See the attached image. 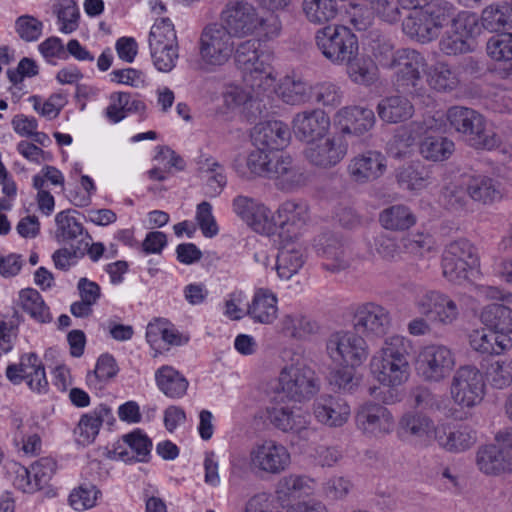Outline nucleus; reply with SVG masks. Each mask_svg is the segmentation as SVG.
<instances>
[{
	"mask_svg": "<svg viewBox=\"0 0 512 512\" xmlns=\"http://www.w3.org/2000/svg\"><path fill=\"white\" fill-rule=\"evenodd\" d=\"M412 350L411 341L403 336L394 335L384 341L381 349L372 357L371 371L380 384L387 387H369L370 396L381 400L384 404H393L399 401L395 390L405 383L410 375L409 355Z\"/></svg>",
	"mask_w": 512,
	"mask_h": 512,
	"instance_id": "1",
	"label": "nucleus"
},
{
	"mask_svg": "<svg viewBox=\"0 0 512 512\" xmlns=\"http://www.w3.org/2000/svg\"><path fill=\"white\" fill-rule=\"evenodd\" d=\"M315 43L321 54L333 64H344L359 50L357 36L344 25H327L318 29Z\"/></svg>",
	"mask_w": 512,
	"mask_h": 512,
	"instance_id": "2",
	"label": "nucleus"
},
{
	"mask_svg": "<svg viewBox=\"0 0 512 512\" xmlns=\"http://www.w3.org/2000/svg\"><path fill=\"white\" fill-rule=\"evenodd\" d=\"M480 265L476 247L466 239L448 244L442 254V273L450 282L462 284Z\"/></svg>",
	"mask_w": 512,
	"mask_h": 512,
	"instance_id": "3",
	"label": "nucleus"
},
{
	"mask_svg": "<svg viewBox=\"0 0 512 512\" xmlns=\"http://www.w3.org/2000/svg\"><path fill=\"white\" fill-rule=\"evenodd\" d=\"M259 47L258 40L249 39L235 45L233 52L237 67L243 72L244 81L252 89L273 80L269 56L261 52Z\"/></svg>",
	"mask_w": 512,
	"mask_h": 512,
	"instance_id": "4",
	"label": "nucleus"
},
{
	"mask_svg": "<svg viewBox=\"0 0 512 512\" xmlns=\"http://www.w3.org/2000/svg\"><path fill=\"white\" fill-rule=\"evenodd\" d=\"M326 353L338 365H361L369 356L365 339L354 331H336L326 339Z\"/></svg>",
	"mask_w": 512,
	"mask_h": 512,
	"instance_id": "5",
	"label": "nucleus"
},
{
	"mask_svg": "<svg viewBox=\"0 0 512 512\" xmlns=\"http://www.w3.org/2000/svg\"><path fill=\"white\" fill-rule=\"evenodd\" d=\"M383 65L396 69L398 86L410 93L420 94L423 83L421 72L426 65L425 58L420 52L411 48L398 49L392 53L390 62Z\"/></svg>",
	"mask_w": 512,
	"mask_h": 512,
	"instance_id": "6",
	"label": "nucleus"
},
{
	"mask_svg": "<svg viewBox=\"0 0 512 512\" xmlns=\"http://www.w3.org/2000/svg\"><path fill=\"white\" fill-rule=\"evenodd\" d=\"M235 43L232 34L221 25H209L200 36L199 53L202 61L210 66H222L233 55Z\"/></svg>",
	"mask_w": 512,
	"mask_h": 512,
	"instance_id": "7",
	"label": "nucleus"
},
{
	"mask_svg": "<svg viewBox=\"0 0 512 512\" xmlns=\"http://www.w3.org/2000/svg\"><path fill=\"white\" fill-rule=\"evenodd\" d=\"M450 393L459 406L474 407L482 401L485 394L483 374L474 366H461L453 376Z\"/></svg>",
	"mask_w": 512,
	"mask_h": 512,
	"instance_id": "8",
	"label": "nucleus"
},
{
	"mask_svg": "<svg viewBox=\"0 0 512 512\" xmlns=\"http://www.w3.org/2000/svg\"><path fill=\"white\" fill-rule=\"evenodd\" d=\"M279 385L288 399L298 402L312 398L319 390L315 372L304 364L285 367L280 373Z\"/></svg>",
	"mask_w": 512,
	"mask_h": 512,
	"instance_id": "9",
	"label": "nucleus"
},
{
	"mask_svg": "<svg viewBox=\"0 0 512 512\" xmlns=\"http://www.w3.org/2000/svg\"><path fill=\"white\" fill-rule=\"evenodd\" d=\"M454 366L455 359L449 348L429 345L419 354L417 370L425 381L438 383L451 374Z\"/></svg>",
	"mask_w": 512,
	"mask_h": 512,
	"instance_id": "10",
	"label": "nucleus"
},
{
	"mask_svg": "<svg viewBox=\"0 0 512 512\" xmlns=\"http://www.w3.org/2000/svg\"><path fill=\"white\" fill-rule=\"evenodd\" d=\"M316 255L322 260L323 269L335 273L349 267L351 256L348 247L337 234L326 232L314 240Z\"/></svg>",
	"mask_w": 512,
	"mask_h": 512,
	"instance_id": "11",
	"label": "nucleus"
},
{
	"mask_svg": "<svg viewBox=\"0 0 512 512\" xmlns=\"http://www.w3.org/2000/svg\"><path fill=\"white\" fill-rule=\"evenodd\" d=\"M355 424L368 437H382L392 431L394 421L386 407L369 401L358 407Z\"/></svg>",
	"mask_w": 512,
	"mask_h": 512,
	"instance_id": "12",
	"label": "nucleus"
},
{
	"mask_svg": "<svg viewBox=\"0 0 512 512\" xmlns=\"http://www.w3.org/2000/svg\"><path fill=\"white\" fill-rule=\"evenodd\" d=\"M222 15L226 24L224 27L239 37L252 34L262 24L255 7L246 1H229Z\"/></svg>",
	"mask_w": 512,
	"mask_h": 512,
	"instance_id": "13",
	"label": "nucleus"
},
{
	"mask_svg": "<svg viewBox=\"0 0 512 512\" xmlns=\"http://www.w3.org/2000/svg\"><path fill=\"white\" fill-rule=\"evenodd\" d=\"M391 325L389 311L374 302L358 305L353 313V327L355 332L376 337L384 336Z\"/></svg>",
	"mask_w": 512,
	"mask_h": 512,
	"instance_id": "14",
	"label": "nucleus"
},
{
	"mask_svg": "<svg viewBox=\"0 0 512 512\" xmlns=\"http://www.w3.org/2000/svg\"><path fill=\"white\" fill-rule=\"evenodd\" d=\"M250 459L255 468L268 474H280L291 461L288 449L274 440H265L255 445L250 452Z\"/></svg>",
	"mask_w": 512,
	"mask_h": 512,
	"instance_id": "15",
	"label": "nucleus"
},
{
	"mask_svg": "<svg viewBox=\"0 0 512 512\" xmlns=\"http://www.w3.org/2000/svg\"><path fill=\"white\" fill-rule=\"evenodd\" d=\"M305 159L313 166L329 169L342 161L347 154V144L342 137L312 141L304 149Z\"/></svg>",
	"mask_w": 512,
	"mask_h": 512,
	"instance_id": "16",
	"label": "nucleus"
},
{
	"mask_svg": "<svg viewBox=\"0 0 512 512\" xmlns=\"http://www.w3.org/2000/svg\"><path fill=\"white\" fill-rule=\"evenodd\" d=\"M418 312L443 325H450L459 317L455 300L438 291H429L416 302Z\"/></svg>",
	"mask_w": 512,
	"mask_h": 512,
	"instance_id": "17",
	"label": "nucleus"
},
{
	"mask_svg": "<svg viewBox=\"0 0 512 512\" xmlns=\"http://www.w3.org/2000/svg\"><path fill=\"white\" fill-rule=\"evenodd\" d=\"M266 420L284 433L300 434L308 428L309 415L298 407L271 404L265 409Z\"/></svg>",
	"mask_w": 512,
	"mask_h": 512,
	"instance_id": "18",
	"label": "nucleus"
},
{
	"mask_svg": "<svg viewBox=\"0 0 512 512\" xmlns=\"http://www.w3.org/2000/svg\"><path fill=\"white\" fill-rule=\"evenodd\" d=\"M386 159L378 151H367L353 157L347 167L350 179L358 184H366L380 178L386 171Z\"/></svg>",
	"mask_w": 512,
	"mask_h": 512,
	"instance_id": "19",
	"label": "nucleus"
},
{
	"mask_svg": "<svg viewBox=\"0 0 512 512\" xmlns=\"http://www.w3.org/2000/svg\"><path fill=\"white\" fill-rule=\"evenodd\" d=\"M330 127L328 115L321 109L306 110L297 113L292 120L295 136L308 144L323 139Z\"/></svg>",
	"mask_w": 512,
	"mask_h": 512,
	"instance_id": "20",
	"label": "nucleus"
},
{
	"mask_svg": "<svg viewBox=\"0 0 512 512\" xmlns=\"http://www.w3.org/2000/svg\"><path fill=\"white\" fill-rule=\"evenodd\" d=\"M267 177L274 179L281 190L291 191L305 184L306 176L290 155L271 157Z\"/></svg>",
	"mask_w": 512,
	"mask_h": 512,
	"instance_id": "21",
	"label": "nucleus"
},
{
	"mask_svg": "<svg viewBox=\"0 0 512 512\" xmlns=\"http://www.w3.org/2000/svg\"><path fill=\"white\" fill-rule=\"evenodd\" d=\"M234 212L258 233L269 234L272 229L270 211L264 205L246 196H237L233 200Z\"/></svg>",
	"mask_w": 512,
	"mask_h": 512,
	"instance_id": "22",
	"label": "nucleus"
},
{
	"mask_svg": "<svg viewBox=\"0 0 512 512\" xmlns=\"http://www.w3.org/2000/svg\"><path fill=\"white\" fill-rule=\"evenodd\" d=\"M313 410L318 421L330 427L344 425L351 413L350 406L344 398L332 395L317 398Z\"/></svg>",
	"mask_w": 512,
	"mask_h": 512,
	"instance_id": "23",
	"label": "nucleus"
},
{
	"mask_svg": "<svg viewBox=\"0 0 512 512\" xmlns=\"http://www.w3.org/2000/svg\"><path fill=\"white\" fill-rule=\"evenodd\" d=\"M290 138L288 125L280 120L258 123L252 133L254 145L266 150L283 149L288 145Z\"/></svg>",
	"mask_w": 512,
	"mask_h": 512,
	"instance_id": "24",
	"label": "nucleus"
},
{
	"mask_svg": "<svg viewBox=\"0 0 512 512\" xmlns=\"http://www.w3.org/2000/svg\"><path fill=\"white\" fill-rule=\"evenodd\" d=\"M115 421L111 408L100 404L93 411L83 414L74 430L76 441L82 446L90 445L96 439L103 423L111 425Z\"/></svg>",
	"mask_w": 512,
	"mask_h": 512,
	"instance_id": "25",
	"label": "nucleus"
},
{
	"mask_svg": "<svg viewBox=\"0 0 512 512\" xmlns=\"http://www.w3.org/2000/svg\"><path fill=\"white\" fill-rule=\"evenodd\" d=\"M110 103L105 109L109 122L116 124L124 120L128 114L138 113L140 120L146 119L147 106L137 94L130 92H113L109 97Z\"/></svg>",
	"mask_w": 512,
	"mask_h": 512,
	"instance_id": "26",
	"label": "nucleus"
},
{
	"mask_svg": "<svg viewBox=\"0 0 512 512\" xmlns=\"http://www.w3.org/2000/svg\"><path fill=\"white\" fill-rule=\"evenodd\" d=\"M335 121L342 133L362 135L374 126L375 114L366 107H345L337 112Z\"/></svg>",
	"mask_w": 512,
	"mask_h": 512,
	"instance_id": "27",
	"label": "nucleus"
},
{
	"mask_svg": "<svg viewBox=\"0 0 512 512\" xmlns=\"http://www.w3.org/2000/svg\"><path fill=\"white\" fill-rule=\"evenodd\" d=\"M435 441L446 451L458 453L470 449L476 443L477 436L476 432L466 425L457 428L438 425L435 429Z\"/></svg>",
	"mask_w": 512,
	"mask_h": 512,
	"instance_id": "28",
	"label": "nucleus"
},
{
	"mask_svg": "<svg viewBox=\"0 0 512 512\" xmlns=\"http://www.w3.org/2000/svg\"><path fill=\"white\" fill-rule=\"evenodd\" d=\"M472 119L461 134L464 140L476 149L492 150L501 144V138L487 127L485 117L479 112L472 113Z\"/></svg>",
	"mask_w": 512,
	"mask_h": 512,
	"instance_id": "29",
	"label": "nucleus"
},
{
	"mask_svg": "<svg viewBox=\"0 0 512 512\" xmlns=\"http://www.w3.org/2000/svg\"><path fill=\"white\" fill-rule=\"evenodd\" d=\"M79 214L77 210L67 209L56 214L55 223L56 240L58 242L72 243L73 241L83 239L82 247L85 246L86 240H92L89 233L85 230L83 224L76 218Z\"/></svg>",
	"mask_w": 512,
	"mask_h": 512,
	"instance_id": "30",
	"label": "nucleus"
},
{
	"mask_svg": "<svg viewBox=\"0 0 512 512\" xmlns=\"http://www.w3.org/2000/svg\"><path fill=\"white\" fill-rule=\"evenodd\" d=\"M379 118L389 124H397L410 119L414 114V106L403 95H390L382 98L377 105Z\"/></svg>",
	"mask_w": 512,
	"mask_h": 512,
	"instance_id": "31",
	"label": "nucleus"
},
{
	"mask_svg": "<svg viewBox=\"0 0 512 512\" xmlns=\"http://www.w3.org/2000/svg\"><path fill=\"white\" fill-rule=\"evenodd\" d=\"M398 184L410 191H419L434 181L432 168L421 162L403 165L396 170Z\"/></svg>",
	"mask_w": 512,
	"mask_h": 512,
	"instance_id": "32",
	"label": "nucleus"
},
{
	"mask_svg": "<svg viewBox=\"0 0 512 512\" xmlns=\"http://www.w3.org/2000/svg\"><path fill=\"white\" fill-rule=\"evenodd\" d=\"M476 463L479 470L486 475H498L511 469V460L498 444L480 447Z\"/></svg>",
	"mask_w": 512,
	"mask_h": 512,
	"instance_id": "33",
	"label": "nucleus"
},
{
	"mask_svg": "<svg viewBox=\"0 0 512 512\" xmlns=\"http://www.w3.org/2000/svg\"><path fill=\"white\" fill-rule=\"evenodd\" d=\"M402 26L407 36L420 43H428L437 38L439 34L424 7L412 11L409 16L405 18Z\"/></svg>",
	"mask_w": 512,
	"mask_h": 512,
	"instance_id": "34",
	"label": "nucleus"
},
{
	"mask_svg": "<svg viewBox=\"0 0 512 512\" xmlns=\"http://www.w3.org/2000/svg\"><path fill=\"white\" fill-rule=\"evenodd\" d=\"M470 347L480 353L499 355L512 347V339L509 336L497 335L485 329L473 330L469 334Z\"/></svg>",
	"mask_w": 512,
	"mask_h": 512,
	"instance_id": "35",
	"label": "nucleus"
},
{
	"mask_svg": "<svg viewBox=\"0 0 512 512\" xmlns=\"http://www.w3.org/2000/svg\"><path fill=\"white\" fill-rule=\"evenodd\" d=\"M123 441L128 445L129 449L118 447L115 453L119 459L124 462H148L152 449V441L147 435L140 430H135L123 436Z\"/></svg>",
	"mask_w": 512,
	"mask_h": 512,
	"instance_id": "36",
	"label": "nucleus"
},
{
	"mask_svg": "<svg viewBox=\"0 0 512 512\" xmlns=\"http://www.w3.org/2000/svg\"><path fill=\"white\" fill-rule=\"evenodd\" d=\"M480 319L497 335L508 336L512 333V308L507 305L493 303L485 306L481 311Z\"/></svg>",
	"mask_w": 512,
	"mask_h": 512,
	"instance_id": "37",
	"label": "nucleus"
},
{
	"mask_svg": "<svg viewBox=\"0 0 512 512\" xmlns=\"http://www.w3.org/2000/svg\"><path fill=\"white\" fill-rule=\"evenodd\" d=\"M155 380L159 390L172 399L183 397L189 386L185 376L169 365L157 369Z\"/></svg>",
	"mask_w": 512,
	"mask_h": 512,
	"instance_id": "38",
	"label": "nucleus"
},
{
	"mask_svg": "<svg viewBox=\"0 0 512 512\" xmlns=\"http://www.w3.org/2000/svg\"><path fill=\"white\" fill-rule=\"evenodd\" d=\"M314 480L305 475L291 474L283 477L276 488V498L282 508L291 507L297 493L313 489Z\"/></svg>",
	"mask_w": 512,
	"mask_h": 512,
	"instance_id": "39",
	"label": "nucleus"
},
{
	"mask_svg": "<svg viewBox=\"0 0 512 512\" xmlns=\"http://www.w3.org/2000/svg\"><path fill=\"white\" fill-rule=\"evenodd\" d=\"M306 256L301 246L284 245L277 254L276 271L281 279L289 280L303 267Z\"/></svg>",
	"mask_w": 512,
	"mask_h": 512,
	"instance_id": "40",
	"label": "nucleus"
},
{
	"mask_svg": "<svg viewBox=\"0 0 512 512\" xmlns=\"http://www.w3.org/2000/svg\"><path fill=\"white\" fill-rule=\"evenodd\" d=\"M260 87H255L251 90L255 93L253 95L250 91H246L239 87H234L225 95L226 103L234 106H242L243 112L246 114L247 120L250 122H255L262 115V108L264 105L259 99V93L256 89Z\"/></svg>",
	"mask_w": 512,
	"mask_h": 512,
	"instance_id": "41",
	"label": "nucleus"
},
{
	"mask_svg": "<svg viewBox=\"0 0 512 512\" xmlns=\"http://www.w3.org/2000/svg\"><path fill=\"white\" fill-rule=\"evenodd\" d=\"M277 298L268 290H258L248 307L249 316L256 322L272 323L277 317Z\"/></svg>",
	"mask_w": 512,
	"mask_h": 512,
	"instance_id": "42",
	"label": "nucleus"
},
{
	"mask_svg": "<svg viewBox=\"0 0 512 512\" xmlns=\"http://www.w3.org/2000/svg\"><path fill=\"white\" fill-rule=\"evenodd\" d=\"M379 222L387 230L404 231L416 223V216L408 206L396 204L380 212Z\"/></svg>",
	"mask_w": 512,
	"mask_h": 512,
	"instance_id": "43",
	"label": "nucleus"
},
{
	"mask_svg": "<svg viewBox=\"0 0 512 512\" xmlns=\"http://www.w3.org/2000/svg\"><path fill=\"white\" fill-rule=\"evenodd\" d=\"M467 192L471 199L484 204L501 198L499 182L484 175L471 177L467 184Z\"/></svg>",
	"mask_w": 512,
	"mask_h": 512,
	"instance_id": "44",
	"label": "nucleus"
},
{
	"mask_svg": "<svg viewBox=\"0 0 512 512\" xmlns=\"http://www.w3.org/2000/svg\"><path fill=\"white\" fill-rule=\"evenodd\" d=\"M436 428L433 420L420 412L405 413L399 420L400 432L417 439L427 437L431 433L435 435Z\"/></svg>",
	"mask_w": 512,
	"mask_h": 512,
	"instance_id": "45",
	"label": "nucleus"
},
{
	"mask_svg": "<svg viewBox=\"0 0 512 512\" xmlns=\"http://www.w3.org/2000/svg\"><path fill=\"white\" fill-rule=\"evenodd\" d=\"M302 10L313 24H325L336 18L339 12L337 0H303Z\"/></svg>",
	"mask_w": 512,
	"mask_h": 512,
	"instance_id": "46",
	"label": "nucleus"
},
{
	"mask_svg": "<svg viewBox=\"0 0 512 512\" xmlns=\"http://www.w3.org/2000/svg\"><path fill=\"white\" fill-rule=\"evenodd\" d=\"M454 149V142L443 136H426L419 145L421 156L434 162L447 160Z\"/></svg>",
	"mask_w": 512,
	"mask_h": 512,
	"instance_id": "47",
	"label": "nucleus"
},
{
	"mask_svg": "<svg viewBox=\"0 0 512 512\" xmlns=\"http://www.w3.org/2000/svg\"><path fill=\"white\" fill-rule=\"evenodd\" d=\"M280 328L284 335L303 339L318 330V325L301 313H289L283 315L280 320Z\"/></svg>",
	"mask_w": 512,
	"mask_h": 512,
	"instance_id": "48",
	"label": "nucleus"
},
{
	"mask_svg": "<svg viewBox=\"0 0 512 512\" xmlns=\"http://www.w3.org/2000/svg\"><path fill=\"white\" fill-rule=\"evenodd\" d=\"M19 300L22 309L39 323H49L52 320L49 307L45 304L41 294L32 288L20 291Z\"/></svg>",
	"mask_w": 512,
	"mask_h": 512,
	"instance_id": "49",
	"label": "nucleus"
},
{
	"mask_svg": "<svg viewBox=\"0 0 512 512\" xmlns=\"http://www.w3.org/2000/svg\"><path fill=\"white\" fill-rule=\"evenodd\" d=\"M43 365L38 355L34 352L21 355L18 364H10L6 368V376L13 384H20L33 376L34 370Z\"/></svg>",
	"mask_w": 512,
	"mask_h": 512,
	"instance_id": "50",
	"label": "nucleus"
},
{
	"mask_svg": "<svg viewBox=\"0 0 512 512\" xmlns=\"http://www.w3.org/2000/svg\"><path fill=\"white\" fill-rule=\"evenodd\" d=\"M279 96L289 105L304 104L312 98V86L302 80L286 78L279 87Z\"/></svg>",
	"mask_w": 512,
	"mask_h": 512,
	"instance_id": "51",
	"label": "nucleus"
},
{
	"mask_svg": "<svg viewBox=\"0 0 512 512\" xmlns=\"http://www.w3.org/2000/svg\"><path fill=\"white\" fill-rule=\"evenodd\" d=\"M53 13L57 16L62 33L70 34L78 29L80 12L76 1L59 0L53 4Z\"/></svg>",
	"mask_w": 512,
	"mask_h": 512,
	"instance_id": "52",
	"label": "nucleus"
},
{
	"mask_svg": "<svg viewBox=\"0 0 512 512\" xmlns=\"http://www.w3.org/2000/svg\"><path fill=\"white\" fill-rule=\"evenodd\" d=\"M271 157L267 153L266 149L257 147V149L251 151L246 158V168H241L240 165L235 162L234 168L236 172L244 178H248L249 174L256 176L267 177L269 171Z\"/></svg>",
	"mask_w": 512,
	"mask_h": 512,
	"instance_id": "53",
	"label": "nucleus"
},
{
	"mask_svg": "<svg viewBox=\"0 0 512 512\" xmlns=\"http://www.w3.org/2000/svg\"><path fill=\"white\" fill-rule=\"evenodd\" d=\"M118 373L116 360L112 355H101L93 372L87 374V384L95 389H101L111 378Z\"/></svg>",
	"mask_w": 512,
	"mask_h": 512,
	"instance_id": "54",
	"label": "nucleus"
},
{
	"mask_svg": "<svg viewBox=\"0 0 512 512\" xmlns=\"http://www.w3.org/2000/svg\"><path fill=\"white\" fill-rule=\"evenodd\" d=\"M347 73L351 80L358 84H370L375 77V65L372 60L366 57L354 55L352 59L345 61Z\"/></svg>",
	"mask_w": 512,
	"mask_h": 512,
	"instance_id": "55",
	"label": "nucleus"
},
{
	"mask_svg": "<svg viewBox=\"0 0 512 512\" xmlns=\"http://www.w3.org/2000/svg\"><path fill=\"white\" fill-rule=\"evenodd\" d=\"M429 83L437 91H451L457 87L459 79L447 63L439 61L431 69Z\"/></svg>",
	"mask_w": 512,
	"mask_h": 512,
	"instance_id": "56",
	"label": "nucleus"
},
{
	"mask_svg": "<svg viewBox=\"0 0 512 512\" xmlns=\"http://www.w3.org/2000/svg\"><path fill=\"white\" fill-rule=\"evenodd\" d=\"M450 30L466 40L475 41V37L481 30L479 18L473 12L459 11L451 24Z\"/></svg>",
	"mask_w": 512,
	"mask_h": 512,
	"instance_id": "57",
	"label": "nucleus"
},
{
	"mask_svg": "<svg viewBox=\"0 0 512 512\" xmlns=\"http://www.w3.org/2000/svg\"><path fill=\"white\" fill-rule=\"evenodd\" d=\"M423 7L438 33L444 26H447L449 23L452 24L459 12L452 3L447 1H437Z\"/></svg>",
	"mask_w": 512,
	"mask_h": 512,
	"instance_id": "58",
	"label": "nucleus"
},
{
	"mask_svg": "<svg viewBox=\"0 0 512 512\" xmlns=\"http://www.w3.org/2000/svg\"><path fill=\"white\" fill-rule=\"evenodd\" d=\"M149 46L153 63L159 71L169 72L175 67L178 59V45L153 43Z\"/></svg>",
	"mask_w": 512,
	"mask_h": 512,
	"instance_id": "59",
	"label": "nucleus"
},
{
	"mask_svg": "<svg viewBox=\"0 0 512 512\" xmlns=\"http://www.w3.org/2000/svg\"><path fill=\"white\" fill-rule=\"evenodd\" d=\"M439 49L447 56H458L472 52L475 49V41L466 40L448 30L439 41Z\"/></svg>",
	"mask_w": 512,
	"mask_h": 512,
	"instance_id": "60",
	"label": "nucleus"
},
{
	"mask_svg": "<svg viewBox=\"0 0 512 512\" xmlns=\"http://www.w3.org/2000/svg\"><path fill=\"white\" fill-rule=\"evenodd\" d=\"M56 471V462L49 457H43L31 465V473H33L34 484H26V490L38 491L42 489L51 479Z\"/></svg>",
	"mask_w": 512,
	"mask_h": 512,
	"instance_id": "61",
	"label": "nucleus"
},
{
	"mask_svg": "<svg viewBox=\"0 0 512 512\" xmlns=\"http://www.w3.org/2000/svg\"><path fill=\"white\" fill-rule=\"evenodd\" d=\"M468 197L467 187L451 183L442 189L440 202L448 210L461 211L466 207Z\"/></svg>",
	"mask_w": 512,
	"mask_h": 512,
	"instance_id": "62",
	"label": "nucleus"
},
{
	"mask_svg": "<svg viewBox=\"0 0 512 512\" xmlns=\"http://www.w3.org/2000/svg\"><path fill=\"white\" fill-rule=\"evenodd\" d=\"M488 55L496 61L512 60V33L492 36L486 45Z\"/></svg>",
	"mask_w": 512,
	"mask_h": 512,
	"instance_id": "63",
	"label": "nucleus"
},
{
	"mask_svg": "<svg viewBox=\"0 0 512 512\" xmlns=\"http://www.w3.org/2000/svg\"><path fill=\"white\" fill-rule=\"evenodd\" d=\"M101 492L94 485H81L69 495V504L76 511H83L95 506Z\"/></svg>",
	"mask_w": 512,
	"mask_h": 512,
	"instance_id": "64",
	"label": "nucleus"
}]
</instances>
